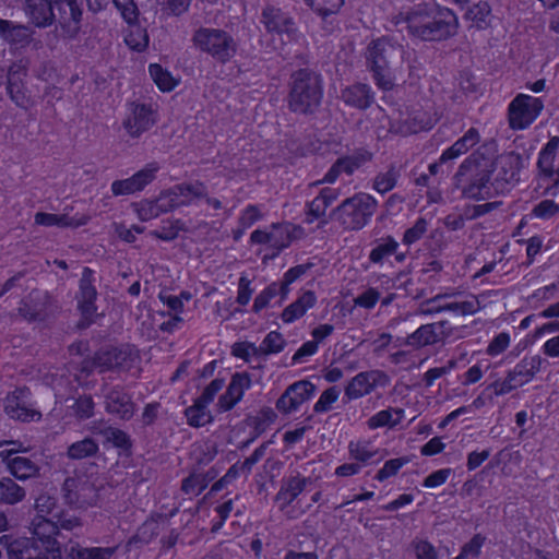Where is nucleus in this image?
I'll list each match as a JSON object with an SVG mask.
<instances>
[{
    "label": "nucleus",
    "mask_w": 559,
    "mask_h": 559,
    "mask_svg": "<svg viewBox=\"0 0 559 559\" xmlns=\"http://www.w3.org/2000/svg\"><path fill=\"white\" fill-rule=\"evenodd\" d=\"M395 26L406 24L408 34L419 40H447L459 27L457 16L451 9L421 1L396 14Z\"/></svg>",
    "instance_id": "f257e3e1"
},
{
    "label": "nucleus",
    "mask_w": 559,
    "mask_h": 559,
    "mask_svg": "<svg viewBox=\"0 0 559 559\" xmlns=\"http://www.w3.org/2000/svg\"><path fill=\"white\" fill-rule=\"evenodd\" d=\"M324 86L320 75L308 68H300L293 75L289 106L298 114H314L322 104Z\"/></svg>",
    "instance_id": "f03ea898"
},
{
    "label": "nucleus",
    "mask_w": 559,
    "mask_h": 559,
    "mask_svg": "<svg viewBox=\"0 0 559 559\" xmlns=\"http://www.w3.org/2000/svg\"><path fill=\"white\" fill-rule=\"evenodd\" d=\"M396 51L397 46L385 35L377 37L367 46L366 63L378 90L391 91L395 85L390 61Z\"/></svg>",
    "instance_id": "7ed1b4c3"
},
{
    "label": "nucleus",
    "mask_w": 559,
    "mask_h": 559,
    "mask_svg": "<svg viewBox=\"0 0 559 559\" xmlns=\"http://www.w3.org/2000/svg\"><path fill=\"white\" fill-rule=\"evenodd\" d=\"M379 201L368 193H356L344 200L334 211L335 221L347 230H360L372 219Z\"/></svg>",
    "instance_id": "20e7f679"
},
{
    "label": "nucleus",
    "mask_w": 559,
    "mask_h": 559,
    "mask_svg": "<svg viewBox=\"0 0 559 559\" xmlns=\"http://www.w3.org/2000/svg\"><path fill=\"white\" fill-rule=\"evenodd\" d=\"M559 151V136H550L537 154L536 180L537 188L545 197L556 198L559 195V165L556 166Z\"/></svg>",
    "instance_id": "39448f33"
},
{
    "label": "nucleus",
    "mask_w": 559,
    "mask_h": 559,
    "mask_svg": "<svg viewBox=\"0 0 559 559\" xmlns=\"http://www.w3.org/2000/svg\"><path fill=\"white\" fill-rule=\"evenodd\" d=\"M104 488L97 478L80 474L66 478L61 491L67 504L75 509H87L98 504Z\"/></svg>",
    "instance_id": "423d86ee"
},
{
    "label": "nucleus",
    "mask_w": 559,
    "mask_h": 559,
    "mask_svg": "<svg viewBox=\"0 0 559 559\" xmlns=\"http://www.w3.org/2000/svg\"><path fill=\"white\" fill-rule=\"evenodd\" d=\"M192 43L221 63L229 61L237 50L234 38L227 32L218 28L200 27L193 34Z\"/></svg>",
    "instance_id": "0eeeda50"
},
{
    "label": "nucleus",
    "mask_w": 559,
    "mask_h": 559,
    "mask_svg": "<svg viewBox=\"0 0 559 559\" xmlns=\"http://www.w3.org/2000/svg\"><path fill=\"white\" fill-rule=\"evenodd\" d=\"M545 104L539 96L518 93L507 108V119L512 131L527 130L542 115Z\"/></svg>",
    "instance_id": "6e6552de"
},
{
    "label": "nucleus",
    "mask_w": 559,
    "mask_h": 559,
    "mask_svg": "<svg viewBox=\"0 0 559 559\" xmlns=\"http://www.w3.org/2000/svg\"><path fill=\"white\" fill-rule=\"evenodd\" d=\"M60 310L58 301L46 290L33 289L19 306V314L29 323L45 322Z\"/></svg>",
    "instance_id": "1a4fd4ad"
},
{
    "label": "nucleus",
    "mask_w": 559,
    "mask_h": 559,
    "mask_svg": "<svg viewBox=\"0 0 559 559\" xmlns=\"http://www.w3.org/2000/svg\"><path fill=\"white\" fill-rule=\"evenodd\" d=\"M390 383V376L381 369L360 371L344 386V397L348 402L357 401L371 395L377 390H385Z\"/></svg>",
    "instance_id": "9d476101"
},
{
    "label": "nucleus",
    "mask_w": 559,
    "mask_h": 559,
    "mask_svg": "<svg viewBox=\"0 0 559 559\" xmlns=\"http://www.w3.org/2000/svg\"><path fill=\"white\" fill-rule=\"evenodd\" d=\"M32 542L39 552L47 555L45 559H61L62 552L58 535V524L44 515H36L31 522Z\"/></svg>",
    "instance_id": "9b49d317"
},
{
    "label": "nucleus",
    "mask_w": 559,
    "mask_h": 559,
    "mask_svg": "<svg viewBox=\"0 0 559 559\" xmlns=\"http://www.w3.org/2000/svg\"><path fill=\"white\" fill-rule=\"evenodd\" d=\"M94 272L92 269L85 266L82 272V277L79 284V292L76 293L78 310L81 313V319L76 323L78 329H87L95 319L98 317L97 306V290L94 286Z\"/></svg>",
    "instance_id": "f8f14e48"
},
{
    "label": "nucleus",
    "mask_w": 559,
    "mask_h": 559,
    "mask_svg": "<svg viewBox=\"0 0 559 559\" xmlns=\"http://www.w3.org/2000/svg\"><path fill=\"white\" fill-rule=\"evenodd\" d=\"M94 272L92 269L85 266L82 272V277L79 284V292L76 293L78 310L81 313V319L76 323L78 329H87L95 319L98 317L97 306V290L94 286Z\"/></svg>",
    "instance_id": "ddd939ff"
},
{
    "label": "nucleus",
    "mask_w": 559,
    "mask_h": 559,
    "mask_svg": "<svg viewBox=\"0 0 559 559\" xmlns=\"http://www.w3.org/2000/svg\"><path fill=\"white\" fill-rule=\"evenodd\" d=\"M373 152L364 145L355 147L347 155H341L323 175V181L333 183L342 174L353 176L355 171L373 159Z\"/></svg>",
    "instance_id": "4468645a"
},
{
    "label": "nucleus",
    "mask_w": 559,
    "mask_h": 559,
    "mask_svg": "<svg viewBox=\"0 0 559 559\" xmlns=\"http://www.w3.org/2000/svg\"><path fill=\"white\" fill-rule=\"evenodd\" d=\"M138 359V350L129 345L100 349L95 354V364L98 365L100 373L110 370H130Z\"/></svg>",
    "instance_id": "2eb2a0df"
},
{
    "label": "nucleus",
    "mask_w": 559,
    "mask_h": 559,
    "mask_svg": "<svg viewBox=\"0 0 559 559\" xmlns=\"http://www.w3.org/2000/svg\"><path fill=\"white\" fill-rule=\"evenodd\" d=\"M162 206L168 212L189 205L193 199L206 197V187L201 181L183 182L160 192Z\"/></svg>",
    "instance_id": "dca6fc26"
},
{
    "label": "nucleus",
    "mask_w": 559,
    "mask_h": 559,
    "mask_svg": "<svg viewBox=\"0 0 559 559\" xmlns=\"http://www.w3.org/2000/svg\"><path fill=\"white\" fill-rule=\"evenodd\" d=\"M55 22H58L63 35L73 38L81 28L82 9L76 0H52Z\"/></svg>",
    "instance_id": "f3484780"
},
{
    "label": "nucleus",
    "mask_w": 559,
    "mask_h": 559,
    "mask_svg": "<svg viewBox=\"0 0 559 559\" xmlns=\"http://www.w3.org/2000/svg\"><path fill=\"white\" fill-rule=\"evenodd\" d=\"M341 99L347 107L365 111L376 103V92L370 84L356 82L342 88Z\"/></svg>",
    "instance_id": "a211bd4d"
},
{
    "label": "nucleus",
    "mask_w": 559,
    "mask_h": 559,
    "mask_svg": "<svg viewBox=\"0 0 559 559\" xmlns=\"http://www.w3.org/2000/svg\"><path fill=\"white\" fill-rule=\"evenodd\" d=\"M316 392V385L309 380H298L282 393V413H290L309 401Z\"/></svg>",
    "instance_id": "6ab92c4d"
},
{
    "label": "nucleus",
    "mask_w": 559,
    "mask_h": 559,
    "mask_svg": "<svg viewBox=\"0 0 559 559\" xmlns=\"http://www.w3.org/2000/svg\"><path fill=\"white\" fill-rule=\"evenodd\" d=\"M105 408L109 414L123 420L131 419L135 412L131 396L119 386L110 389L105 395Z\"/></svg>",
    "instance_id": "aec40b11"
},
{
    "label": "nucleus",
    "mask_w": 559,
    "mask_h": 559,
    "mask_svg": "<svg viewBox=\"0 0 559 559\" xmlns=\"http://www.w3.org/2000/svg\"><path fill=\"white\" fill-rule=\"evenodd\" d=\"M438 122V117L431 110L423 108L414 109L408 112L402 122L399 132L404 135L429 132Z\"/></svg>",
    "instance_id": "412c9836"
},
{
    "label": "nucleus",
    "mask_w": 559,
    "mask_h": 559,
    "mask_svg": "<svg viewBox=\"0 0 559 559\" xmlns=\"http://www.w3.org/2000/svg\"><path fill=\"white\" fill-rule=\"evenodd\" d=\"M132 114L123 121V127L132 138H139L154 123L153 110L144 104H132Z\"/></svg>",
    "instance_id": "4be33fe9"
},
{
    "label": "nucleus",
    "mask_w": 559,
    "mask_h": 559,
    "mask_svg": "<svg viewBox=\"0 0 559 559\" xmlns=\"http://www.w3.org/2000/svg\"><path fill=\"white\" fill-rule=\"evenodd\" d=\"M250 386V378L247 373H235L231 377L227 390L222 394L216 404L218 412L230 411L241 399L246 389Z\"/></svg>",
    "instance_id": "5701e85b"
},
{
    "label": "nucleus",
    "mask_w": 559,
    "mask_h": 559,
    "mask_svg": "<svg viewBox=\"0 0 559 559\" xmlns=\"http://www.w3.org/2000/svg\"><path fill=\"white\" fill-rule=\"evenodd\" d=\"M543 366V358L539 355L524 356L514 368L508 372L507 382H515L521 386L528 383Z\"/></svg>",
    "instance_id": "b1692460"
},
{
    "label": "nucleus",
    "mask_w": 559,
    "mask_h": 559,
    "mask_svg": "<svg viewBox=\"0 0 559 559\" xmlns=\"http://www.w3.org/2000/svg\"><path fill=\"white\" fill-rule=\"evenodd\" d=\"M0 546L7 551L9 559H33L40 555L29 537L0 536Z\"/></svg>",
    "instance_id": "393cba45"
},
{
    "label": "nucleus",
    "mask_w": 559,
    "mask_h": 559,
    "mask_svg": "<svg viewBox=\"0 0 559 559\" xmlns=\"http://www.w3.org/2000/svg\"><path fill=\"white\" fill-rule=\"evenodd\" d=\"M480 133L476 127H469L452 145L444 148L440 154L441 163H449L460 158L472 147L480 142Z\"/></svg>",
    "instance_id": "a878e982"
},
{
    "label": "nucleus",
    "mask_w": 559,
    "mask_h": 559,
    "mask_svg": "<svg viewBox=\"0 0 559 559\" xmlns=\"http://www.w3.org/2000/svg\"><path fill=\"white\" fill-rule=\"evenodd\" d=\"M490 170H481L473 175L463 188V197L471 200H486L492 195Z\"/></svg>",
    "instance_id": "bb28decb"
},
{
    "label": "nucleus",
    "mask_w": 559,
    "mask_h": 559,
    "mask_svg": "<svg viewBox=\"0 0 559 559\" xmlns=\"http://www.w3.org/2000/svg\"><path fill=\"white\" fill-rule=\"evenodd\" d=\"M51 4L52 0H24V11L35 26L45 28L55 22Z\"/></svg>",
    "instance_id": "cd10ccee"
},
{
    "label": "nucleus",
    "mask_w": 559,
    "mask_h": 559,
    "mask_svg": "<svg viewBox=\"0 0 559 559\" xmlns=\"http://www.w3.org/2000/svg\"><path fill=\"white\" fill-rule=\"evenodd\" d=\"M26 75V69L20 63H13L8 71L7 91L10 98L20 107H26L28 98L26 96L23 78Z\"/></svg>",
    "instance_id": "c85d7f7f"
},
{
    "label": "nucleus",
    "mask_w": 559,
    "mask_h": 559,
    "mask_svg": "<svg viewBox=\"0 0 559 559\" xmlns=\"http://www.w3.org/2000/svg\"><path fill=\"white\" fill-rule=\"evenodd\" d=\"M445 323L447 321H439L419 325L408 335V345L424 347L438 344Z\"/></svg>",
    "instance_id": "c756f323"
},
{
    "label": "nucleus",
    "mask_w": 559,
    "mask_h": 559,
    "mask_svg": "<svg viewBox=\"0 0 559 559\" xmlns=\"http://www.w3.org/2000/svg\"><path fill=\"white\" fill-rule=\"evenodd\" d=\"M521 177V155L512 152L508 155H501L498 162V169L496 174V182L513 185L518 182Z\"/></svg>",
    "instance_id": "7c9ffc66"
},
{
    "label": "nucleus",
    "mask_w": 559,
    "mask_h": 559,
    "mask_svg": "<svg viewBox=\"0 0 559 559\" xmlns=\"http://www.w3.org/2000/svg\"><path fill=\"white\" fill-rule=\"evenodd\" d=\"M33 31L23 24L0 19V36L10 45L24 47L32 40Z\"/></svg>",
    "instance_id": "2f4dec72"
},
{
    "label": "nucleus",
    "mask_w": 559,
    "mask_h": 559,
    "mask_svg": "<svg viewBox=\"0 0 559 559\" xmlns=\"http://www.w3.org/2000/svg\"><path fill=\"white\" fill-rule=\"evenodd\" d=\"M318 302V297L313 290H305L288 307L282 310V321L292 323L304 317L308 310L312 309Z\"/></svg>",
    "instance_id": "473e14b6"
},
{
    "label": "nucleus",
    "mask_w": 559,
    "mask_h": 559,
    "mask_svg": "<svg viewBox=\"0 0 559 559\" xmlns=\"http://www.w3.org/2000/svg\"><path fill=\"white\" fill-rule=\"evenodd\" d=\"M25 391L20 390L19 392H13L12 395H9L4 401V411L5 413L13 419H17L21 421H29L33 420L34 417L39 418L40 414L35 412L34 409L28 408L25 405V401L22 400V395H24Z\"/></svg>",
    "instance_id": "72a5a7b5"
},
{
    "label": "nucleus",
    "mask_w": 559,
    "mask_h": 559,
    "mask_svg": "<svg viewBox=\"0 0 559 559\" xmlns=\"http://www.w3.org/2000/svg\"><path fill=\"white\" fill-rule=\"evenodd\" d=\"M305 43L306 37L297 29L294 21L288 17H282V56L284 53H290L295 46L298 47L295 49V55H297L299 48H301Z\"/></svg>",
    "instance_id": "f704fd0d"
},
{
    "label": "nucleus",
    "mask_w": 559,
    "mask_h": 559,
    "mask_svg": "<svg viewBox=\"0 0 559 559\" xmlns=\"http://www.w3.org/2000/svg\"><path fill=\"white\" fill-rule=\"evenodd\" d=\"M118 547H84L72 545L68 551V559H111Z\"/></svg>",
    "instance_id": "c9c22d12"
},
{
    "label": "nucleus",
    "mask_w": 559,
    "mask_h": 559,
    "mask_svg": "<svg viewBox=\"0 0 559 559\" xmlns=\"http://www.w3.org/2000/svg\"><path fill=\"white\" fill-rule=\"evenodd\" d=\"M87 217H82L80 219H75L73 217H70L67 214H52V213H44L38 212L35 214V224L51 227V226H58V227H79L82 225H85L87 223Z\"/></svg>",
    "instance_id": "e433bc0d"
},
{
    "label": "nucleus",
    "mask_w": 559,
    "mask_h": 559,
    "mask_svg": "<svg viewBox=\"0 0 559 559\" xmlns=\"http://www.w3.org/2000/svg\"><path fill=\"white\" fill-rule=\"evenodd\" d=\"M399 247L400 242L392 235L381 237L370 251L369 261L373 264H382L385 259L397 252Z\"/></svg>",
    "instance_id": "4c0bfd02"
},
{
    "label": "nucleus",
    "mask_w": 559,
    "mask_h": 559,
    "mask_svg": "<svg viewBox=\"0 0 559 559\" xmlns=\"http://www.w3.org/2000/svg\"><path fill=\"white\" fill-rule=\"evenodd\" d=\"M348 453L354 462L361 464V467L370 464L377 455L371 442L366 439L352 440L348 444Z\"/></svg>",
    "instance_id": "58836bf2"
},
{
    "label": "nucleus",
    "mask_w": 559,
    "mask_h": 559,
    "mask_svg": "<svg viewBox=\"0 0 559 559\" xmlns=\"http://www.w3.org/2000/svg\"><path fill=\"white\" fill-rule=\"evenodd\" d=\"M480 310L479 301L476 296L464 301H449L448 304L439 307L437 310L429 309V313L433 312H451L457 317L473 316Z\"/></svg>",
    "instance_id": "ea45409f"
},
{
    "label": "nucleus",
    "mask_w": 559,
    "mask_h": 559,
    "mask_svg": "<svg viewBox=\"0 0 559 559\" xmlns=\"http://www.w3.org/2000/svg\"><path fill=\"white\" fill-rule=\"evenodd\" d=\"M25 496V489L17 485L12 478L2 477L0 479V504H16L21 502Z\"/></svg>",
    "instance_id": "a19ab883"
},
{
    "label": "nucleus",
    "mask_w": 559,
    "mask_h": 559,
    "mask_svg": "<svg viewBox=\"0 0 559 559\" xmlns=\"http://www.w3.org/2000/svg\"><path fill=\"white\" fill-rule=\"evenodd\" d=\"M159 170V165L155 162L147 164L144 168L136 171L130 178L123 179L131 191H142L147 185H150L155 178Z\"/></svg>",
    "instance_id": "79ce46f5"
},
{
    "label": "nucleus",
    "mask_w": 559,
    "mask_h": 559,
    "mask_svg": "<svg viewBox=\"0 0 559 559\" xmlns=\"http://www.w3.org/2000/svg\"><path fill=\"white\" fill-rule=\"evenodd\" d=\"M466 19L478 29H486L492 22V8L487 1H479L467 9Z\"/></svg>",
    "instance_id": "37998d69"
},
{
    "label": "nucleus",
    "mask_w": 559,
    "mask_h": 559,
    "mask_svg": "<svg viewBox=\"0 0 559 559\" xmlns=\"http://www.w3.org/2000/svg\"><path fill=\"white\" fill-rule=\"evenodd\" d=\"M7 468L10 474L21 480L35 477L39 472L38 466L32 460L23 456H14L8 461Z\"/></svg>",
    "instance_id": "c03bdc74"
},
{
    "label": "nucleus",
    "mask_w": 559,
    "mask_h": 559,
    "mask_svg": "<svg viewBox=\"0 0 559 559\" xmlns=\"http://www.w3.org/2000/svg\"><path fill=\"white\" fill-rule=\"evenodd\" d=\"M187 423L191 427H203L213 420L211 412L207 409V404L202 403L200 400H195L193 405L189 406L185 411Z\"/></svg>",
    "instance_id": "a18cd8bd"
},
{
    "label": "nucleus",
    "mask_w": 559,
    "mask_h": 559,
    "mask_svg": "<svg viewBox=\"0 0 559 559\" xmlns=\"http://www.w3.org/2000/svg\"><path fill=\"white\" fill-rule=\"evenodd\" d=\"M399 178V169L395 166H390L385 171H380L376 175L372 189L383 195L396 187Z\"/></svg>",
    "instance_id": "49530a36"
},
{
    "label": "nucleus",
    "mask_w": 559,
    "mask_h": 559,
    "mask_svg": "<svg viewBox=\"0 0 559 559\" xmlns=\"http://www.w3.org/2000/svg\"><path fill=\"white\" fill-rule=\"evenodd\" d=\"M408 554L414 559H439L438 548L430 540L421 537L411 540Z\"/></svg>",
    "instance_id": "de8ad7c7"
},
{
    "label": "nucleus",
    "mask_w": 559,
    "mask_h": 559,
    "mask_svg": "<svg viewBox=\"0 0 559 559\" xmlns=\"http://www.w3.org/2000/svg\"><path fill=\"white\" fill-rule=\"evenodd\" d=\"M98 452V444L92 438H85L72 443L67 454L72 460H82L95 455Z\"/></svg>",
    "instance_id": "09e8293b"
},
{
    "label": "nucleus",
    "mask_w": 559,
    "mask_h": 559,
    "mask_svg": "<svg viewBox=\"0 0 559 559\" xmlns=\"http://www.w3.org/2000/svg\"><path fill=\"white\" fill-rule=\"evenodd\" d=\"M73 403L69 406L72 415L79 420H86L94 415V401L92 395L83 394L76 399H72Z\"/></svg>",
    "instance_id": "8fccbe9b"
},
{
    "label": "nucleus",
    "mask_w": 559,
    "mask_h": 559,
    "mask_svg": "<svg viewBox=\"0 0 559 559\" xmlns=\"http://www.w3.org/2000/svg\"><path fill=\"white\" fill-rule=\"evenodd\" d=\"M326 209L325 201H322V199L317 195L306 203L304 223L311 225L321 219V226H324L326 224V221L324 219Z\"/></svg>",
    "instance_id": "3c124183"
},
{
    "label": "nucleus",
    "mask_w": 559,
    "mask_h": 559,
    "mask_svg": "<svg viewBox=\"0 0 559 559\" xmlns=\"http://www.w3.org/2000/svg\"><path fill=\"white\" fill-rule=\"evenodd\" d=\"M409 462V457L401 456L396 459L386 460L380 469L377 472L374 479L378 483H383L390 477H395L402 467L407 465Z\"/></svg>",
    "instance_id": "603ef678"
},
{
    "label": "nucleus",
    "mask_w": 559,
    "mask_h": 559,
    "mask_svg": "<svg viewBox=\"0 0 559 559\" xmlns=\"http://www.w3.org/2000/svg\"><path fill=\"white\" fill-rule=\"evenodd\" d=\"M306 4L321 17L338 13L345 0H305Z\"/></svg>",
    "instance_id": "864d4df0"
},
{
    "label": "nucleus",
    "mask_w": 559,
    "mask_h": 559,
    "mask_svg": "<svg viewBox=\"0 0 559 559\" xmlns=\"http://www.w3.org/2000/svg\"><path fill=\"white\" fill-rule=\"evenodd\" d=\"M214 478V475L207 473L206 476L200 474H191L182 480L181 490L187 495H200L207 486L209 481Z\"/></svg>",
    "instance_id": "5fc2aeb1"
},
{
    "label": "nucleus",
    "mask_w": 559,
    "mask_h": 559,
    "mask_svg": "<svg viewBox=\"0 0 559 559\" xmlns=\"http://www.w3.org/2000/svg\"><path fill=\"white\" fill-rule=\"evenodd\" d=\"M341 391L337 385H331L324 389L319 400L313 405V412L317 414H324L333 408V405L338 401Z\"/></svg>",
    "instance_id": "6e6d98bb"
},
{
    "label": "nucleus",
    "mask_w": 559,
    "mask_h": 559,
    "mask_svg": "<svg viewBox=\"0 0 559 559\" xmlns=\"http://www.w3.org/2000/svg\"><path fill=\"white\" fill-rule=\"evenodd\" d=\"M428 227V221L424 217H418L411 227L405 229L402 243L406 247H412L413 243H417V241L426 235Z\"/></svg>",
    "instance_id": "4d7b16f0"
},
{
    "label": "nucleus",
    "mask_w": 559,
    "mask_h": 559,
    "mask_svg": "<svg viewBox=\"0 0 559 559\" xmlns=\"http://www.w3.org/2000/svg\"><path fill=\"white\" fill-rule=\"evenodd\" d=\"M162 205L160 194L154 201H142L136 209L139 218L141 221H150L158 217L163 213H167L168 210H164Z\"/></svg>",
    "instance_id": "13d9d810"
},
{
    "label": "nucleus",
    "mask_w": 559,
    "mask_h": 559,
    "mask_svg": "<svg viewBox=\"0 0 559 559\" xmlns=\"http://www.w3.org/2000/svg\"><path fill=\"white\" fill-rule=\"evenodd\" d=\"M148 70L153 81L162 91L169 92L176 86L177 82L173 79L169 72L162 68V66L153 63L150 66Z\"/></svg>",
    "instance_id": "bf43d9fd"
},
{
    "label": "nucleus",
    "mask_w": 559,
    "mask_h": 559,
    "mask_svg": "<svg viewBox=\"0 0 559 559\" xmlns=\"http://www.w3.org/2000/svg\"><path fill=\"white\" fill-rule=\"evenodd\" d=\"M306 237V230L302 226L288 222H282V250L292 246L293 241Z\"/></svg>",
    "instance_id": "052dcab7"
},
{
    "label": "nucleus",
    "mask_w": 559,
    "mask_h": 559,
    "mask_svg": "<svg viewBox=\"0 0 559 559\" xmlns=\"http://www.w3.org/2000/svg\"><path fill=\"white\" fill-rule=\"evenodd\" d=\"M559 214V204H557L554 200L545 199L537 204H535L532 209L531 216L534 218H538L542 221H549Z\"/></svg>",
    "instance_id": "680f3d73"
},
{
    "label": "nucleus",
    "mask_w": 559,
    "mask_h": 559,
    "mask_svg": "<svg viewBox=\"0 0 559 559\" xmlns=\"http://www.w3.org/2000/svg\"><path fill=\"white\" fill-rule=\"evenodd\" d=\"M399 424L397 420H394L393 418V409L392 408H384L378 411L376 414L372 415L367 421L368 428L376 430L383 427H394Z\"/></svg>",
    "instance_id": "e2e57ef3"
},
{
    "label": "nucleus",
    "mask_w": 559,
    "mask_h": 559,
    "mask_svg": "<svg viewBox=\"0 0 559 559\" xmlns=\"http://www.w3.org/2000/svg\"><path fill=\"white\" fill-rule=\"evenodd\" d=\"M511 344V335L509 332H500L496 334L489 342L486 354L496 357L508 349Z\"/></svg>",
    "instance_id": "0e129e2a"
},
{
    "label": "nucleus",
    "mask_w": 559,
    "mask_h": 559,
    "mask_svg": "<svg viewBox=\"0 0 559 559\" xmlns=\"http://www.w3.org/2000/svg\"><path fill=\"white\" fill-rule=\"evenodd\" d=\"M311 267V263H300L289 267L282 278V300L285 298V289L304 276Z\"/></svg>",
    "instance_id": "69168bd1"
},
{
    "label": "nucleus",
    "mask_w": 559,
    "mask_h": 559,
    "mask_svg": "<svg viewBox=\"0 0 559 559\" xmlns=\"http://www.w3.org/2000/svg\"><path fill=\"white\" fill-rule=\"evenodd\" d=\"M180 230H186V225L180 219L168 222L159 230L153 231V236L165 241H171L178 237Z\"/></svg>",
    "instance_id": "338daca9"
},
{
    "label": "nucleus",
    "mask_w": 559,
    "mask_h": 559,
    "mask_svg": "<svg viewBox=\"0 0 559 559\" xmlns=\"http://www.w3.org/2000/svg\"><path fill=\"white\" fill-rule=\"evenodd\" d=\"M486 544V537L481 533H475L461 548L471 559H478Z\"/></svg>",
    "instance_id": "774afa93"
}]
</instances>
